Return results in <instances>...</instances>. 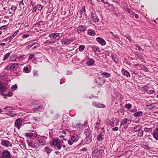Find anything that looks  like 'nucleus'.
I'll return each instance as SVG.
<instances>
[{"instance_id": "f257e3e1", "label": "nucleus", "mask_w": 158, "mask_h": 158, "mask_svg": "<svg viewBox=\"0 0 158 158\" xmlns=\"http://www.w3.org/2000/svg\"><path fill=\"white\" fill-rule=\"evenodd\" d=\"M63 143V140L61 141L58 138H57L52 140L50 144L51 146L60 150L62 148Z\"/></svg>"}, {"instance_id": "f03ea898", "label": "nucleus", "mask_w": 158, "mask_h": 158, "mask_svg": "<svg viewBox=\"0 0 158 158\" xmlns=\"http://www.w3.org/2000/svg\"><path fill=\"white\" fill-rule=\"evenodd\" d=\"M42 138H45L47 139L45 136H39L37 138L38 141L36 143L39 147L43 146L46 145V142L44 141V139H42Z\"/></svg>"}, {"instance_id": "7ed1b4c3", "label": "nucleus", "mask_w": 158, "mask_h": 158, "mask_svg": "<svg viewBox=\"0 0 158 158\" xmlns=\"http://www.w3.org/2000/svg\"><path fill=\"white\" fill-rule=\"evenodd\" d=\"M23 119L19 118L17 119L15 123V127L19 130L21 126L22 125Z\"/></svg>"}, {"instance_id": "20e7f679", "label": "nucleus", "mask_w": 158, "mask_h": 158, "mask_svg": "<svg viewBox=\"0 0 158 158\" xmlns=\"http://www.w3.org/2000/svg\"><path fill=\"white\" fill-rule=\"evenodd\" d=\"M1 156L2 158H11L12 155L10 152L6 150L3 151Z\"/></svg>"}, {"instance_id": "39448f33", "label": "nucleus", "mask_w": 158, "mask_h": 158, "mask_svg": "<svg viewBox=\"0 0 158 158\" xmlns=\"http://www.w3.org/2000/svg\"><path fill=\"white\" fill-rule=\"evenodd\" d=\"M102 156V152L98 149H95L93 152L92 156L96 158H100Z\"/></svg>"}, {"instance_id": "423d86ee", "label": "nucleus", "mask_w": 158, "mask_h": 158, "mask_svg": "<svg viewBox=\"0 0 158 158\" xmlns=\"http://www.w3.org/2000/svg\"><path fill=\"white\" fill-rule=\"evenodd\" d=\"M73 41V38H69V39L64 38L61 40L62 44L64 45H69Z\"/></svg>"}, {"instance_id": "0eeeda50", "label": "nucleus", "mask_w": 158, "mask_h": 158, "mask_svg": "<svg viewBox=\"0 0 158 158\" xmlns=\"http://www.w3.org/2000/svg\"><path fill=\"white\" fill-rule=\"evenodd\" d=\"M1 144L3 146L7 148L8 147H11L12 143L7 140L3 139L1 141Z\"/></svg>"}, {"instance_id": "6e6552de", "label": "nucleus", "mask_w": 158, "mask_h": 158, "mask_svg": "<svg viewBox=\"0 0 158 158\" xmlns=\"http://www.w3.org/2000/svg\"><path fill=\"white\" fill-rule=\"evenodd\" d=\"M7 86V83H4L2 84L0 81V91L2 94H3L4 92L6 90Z\"/></svg>"}, {"instance_id": "1a4fd4ad", "label": "nucleus", "mask_w": 158, "mask_h": 158, "mask_svg": "<svg viewBox=\"0 0 158 158\" xmlns=\"http://www.w3.org/2000/svg\"><path fill=\"white\" fill-rule=\"evenodd\" d=\"M90 18L91 20L94 22H98L99 21V19L97 15L94 13H91Z\"/></svg>"}, {"instance_id": "9d476101", "label": "nucleus", "mask_w": 158, "mask_h": 158, "mask_svg": "<svg viewBox=\"0 0 158 158\" xmlns=\"http://www.w3.org/2000/svg\"><path fill=\"white\" fill-rule=\"evenodd\" d=\"M60 34L59 33H53L50 34L49 35V37L50 38H52L53 39L55 40V41H56L59 40V38H57V37H59Z\"/></svg>"}, {"instance_id": "9b49d317", "label": "nucleus", "mask_w": 158, "mask_h": 158, "mask_svg": "<svg viewBox=\"0 0 158 158\" xmlns=\"http://www.w3.org/2000/svg\"><path fill=\"white\" fill-rule=\"evenodd\" d=\"M96 40L100 45L102 46H105L106 44V42L101 37H97L96 38Z\"/></svg>"}, {"instance_id": "f8f14e48", "label": "nucleus", "mask_w": 158, "mask_h": 158, "mask_svg": "<svg viewBox=\"0 0 158 158\" xmlns=\"http://www.w3.org/2000/svg\"><path fill=\"white\" fill-rule=\"evenodd\" d=\"M10 70L11 71H13L16 70L19 67L18 64L17 63H12L10 64Z\"/></svg>"}, {"instance_id": "ddd939ff", "label": "nucleus", "mask_w": 158, "mask_h": 158, "mask_svg": "<svg viewBox=\"0 0 158 158\" xmlns=\"http://www.w3.org/2000/svg\"><path fill=\"white\" fill-rule=\"evenodd\" d=\"M95 82L97 84L102 86L104 84V81L103 80H101L100 77H96L94 80Z\"/></svg>"}, {"instance_id": "4468645a", "label": "nucleus", "mask_w": 158, "mask_h": 158, "mask_svg": "<svg viewBox=\"0 0 158 158\" xmlns=\"http://www.w3.org/2000/svg\"><path fill=\"white\" fill-rule=\"evenodd\" d=\"M131 121L128 119L127 118H125L123 119L121 122L120 126L124 124H127L126 128H127L130 124L131 123Z\"/></svg>"}, {"instance_id": "2eb2a0df", "label": "nucleus", "mask_w": 158, "mask_h": 158, "mask_svg": "<svg viewBox=\"0 0 158 158\" xmlns=\"http://www.w3.org/2000/svg\"><path fill=\"white\" fill-rule=\"evenodd\" d=\"M26 58V56L24 54H21L19 56L16 57L14 60H12L13 61H17V60H18L19 61H22Z\"/></svg>"}, {"instance_id": "dca6fc26", "label": "nucleus", "mask_w": 158, "mask_h": 158, "mask_svg": "<svg viewBox=\"0 0 158 158\" xmlns=\"http://www.w3.org/2000/svg\"><path fill=\"white\" fill-rule=\"evenodd\" d=\"M43 6L38 4L35 5L32 9V12H35L38 9L39 10H41L43 8Z\"/></svg>"}, {"instance_id": "f3484780", "label": "nucleus", "mask_w": 158, "mask_h": 158, "mask_svg": "<svg viewBox=\"0 0 158 158\" xmlns=\"http://www.w3.org/2000/svg\"><path fill=\"white\" fill-rule=\"evenodd\" d=\"M86 31V29L84 26L80 25L77 28V32L78 33L80 34L81 32H84Z\"/></svg>"}, {"instance_id": "a211bd4d", "label": "nucleus", "mask_w": 158, "mask_h": 158, "mask_svg": "<svg viewBox=\"0 0 158 158\" xmlns=\"http://www.w3.org/2000/svg\"><path fill=\"white\" fill-rule=\"evenodd\" d=\"M93 105L98 108H104L105 107V106L102 104H101L99 102H95L93 103Z\"/></svg>"}, {"instance_id": "6ab92c4d", "label": "nucleus", "mask_w": 158, "mask_h": 158, "mask_svg": "<svg viewBox=\"0 0 158 158\" xmlns=\"http://www.w3.org/2000/svg\"><path fill=\"white\" fill-rule=\"evenodd\" d=\"M121 72L123 75L126 77H129L131 76L130 73L124 69H122Z\"/></svg>"}, {"instance_id": "aec40b11", "label": "nucleus", "mask_w": 158, "mask_h": 158, "mask_svg": "<svg viewBox=\"0 0 158 158\" xmlns=\"http://www.w3.org/2000/svg\"><path fill=\"white\" fill-rule=\"evenodd\" d=\"M94 62L95 61L94 60L92 59H89L87 62V64L88 65L90 66H93L94 64Z\"/></svg>"}, {"instance_id": "412c9836", "label": "nucleus", "mask_w": 158, "mask_h": 158, "mask_svg": "<svg viewBox=\"0 0 158 158\" xmlns=\"http://www.w3.org/2000/svg\"><path fill=\"white\" fill-rule=\"evenodd\" d=\"M87 34L89 35L94 36L96 34L94 30L91 29H89L87 31Z\"/></svg>"}, {"instance_id": "4be33fe9", "label": "nucleus", "mask_w": 158, "mask_h": 158, "mask_svg": "<svg viewBox=\"0 0 158 158\" xmlns=\"http://www.w3.org/2000/svg\"><path fill=\"white\" fill-rule=\"evenodd\" d=\"M143 113L141 111H139L136 112L134 114L133 116L135 117L139 118L142 116L143 115Z\"/></svg>"}, {"instance_id": "5701e85b", "label": "nucleus", "mask_w": 158, "mask_h": 158, "mask_svg": "<svg viewBox=\"0 0 158 158\" xmlns=\"http://www.w3.org/2000/svg\"><path fill=\"white\" fill-rule=\"evenodd\" d=\"M78 139V137L77 135H74L71 137V140L73 142H77Z\"/></svg>"}, {"instance_id": "b1692460", "label": "nucleus", "mask_w": 158, "mask_h": 158, "mask_svg": "<svg viewBox=\"0 0 158 158\" xmlns=\"http://www.w3.org/2000/svg\"><path fill=\"white\" fill-rule=\"evenodd\" d=\"M152 135L155 139L158 140V131H154L153 132Z\"/></svg>"}, {"instance_id": "393cba45", "label": "nucleus", "mask_w": 158, "mask_h": 158, "mask_svg": "<svg viewBox=\"0 0 158 158\" xmlns=\"http://www.w3.org/2000/svg\"><path fill=\"white\" fill-rule=\"evenodd\" d=\"M101 75L103 76V77L107 78L110 77L111 76V74L109 73L106 72H103L101 73Z\"/></svg>"}, {"instance_id": "a878e982", "label": "nucleus", "mask_w": 158, "mask_h": 158, "mask_svg": "<svg viewBox=\"0 0 158 158\" xmlns=\"http://www.w3.org/2000/svg\"><path fill=\"white\" fill-rule=\"evenodd\" d=\"M91 48L93 50V51L95 53L97 51H98L99 53L100 52L99 48L96 46H92Z\"/></svg>"}, {"instance_id": "bb28decb", "label": "nucleus", "mask_w": 158, "mask_h": 158, "mask_svg": "<svg viewBox=\"0 0 158 158\" xmlns=\"http://www.w3.org/2000/svg\"><path fill=\"white\" fill-rule=\"evenodd\" d=\"M101 120L99 118L97 121L96 123V124L95 128L98 130L99 129V126L101 123Z\"/></svg>"}, {"instance_id": "cd10ccee", "label": "nucleus", "mask_w": 158, "mask_h": 158, "mask_svg": "<svg viewBox=\"0 0 158 158\" xmlns=\"http://www.w3.org/2000/svg\"><path fill=\"white\" fill-rule=\"evenodd\" d=\"M84 133L86 135V137H89L90 135L92 136V132L89 130H85Z\"/></svg>"}, {"instance_id": "c85d7f7f", "label": "nucleus", "mask_w": 158, "mask_h": 158, "mask_svg": "<svg viewBox=\"0 0 158 158\" xmlns=\"http://www.w3.org/2000/svg\"><path fill=\"white\" fill-rule=\"evenodd\" d=\"M86 143L87 144H88L90 143L92 140V136L91 135L89 136V137H86Z\"/></svg>"}, {"instance_id": "c756f323", "label": "nucleus", "mask_w": 158, "mask_h": 158, "mask_svg": "<svg viewBox=\"0 0 158 158\" xmlns=\"http://www.w3.org/2000/svg\"><path fill=\"white\" fill-rule=\"evenodd\" d=\"M146 93L149 94H155V91L153 90L148 89L146 90Z\"/></svg>"}, {"instance_id": "7c9ffc66", "label": "nucleus", "mask_w": 158, "mask_h": 158, "mask_svg": "<svg viewBox=\"0 0 158 158\" xmlns=\"http://www.w3.org/2000/svg\"><path fill=\"white\" fill-rule=\"evenodd\" d=\"M44 150L48 154L50 153L52 151L51 148L47 147H45Z\"/></svg>"}, {"instance_id": "2f4dec72", "label": "nucleus", "mask_w": 158, "mask_h": 158, "mask_svg": "<svg viewBox=\"0 0 158 158\" xmlns=\"http://www.w3.org/2000/svg\"><path fill=\"white\" fill-rule=\"evenodd\" d=\"M28 145L29 146L31 147L32 148H34L36 147L35 143L32 141L29 142L28 143Z\"/></svg>"}, {"instance_id": "473e14b6", "label": "nucleus", "mask_w": 158, "mask_h": 158, "mask_svg": "<svg viewBox=\"0 0 158 158\" xmlns=\"http://www.w3.org/2000/svg\"><path fill=\"white\" fill-rule=\"evenodd\" d=\"M138 131V135L140 137H141L143 135V131L141 129L138 130H136V131Z\"/></svg>"}, {"instance_id": "72a5a7b5", "label": "nucleus", "mask_w": 158, "mask_h": 158, "mask_svg": "<svg viewBox=\"0 0 158 158\" xmlns=\"http://www.w3.org/2000/svg\"><path fill=\"white\" fill-rule=\"evenodd\" d=\"M19 32V31H16L12 35H10V38L9 39L10 40H12L13 38H14L15 36H16L18 34Z\"/></svg>"}, {"instance_id": "f704fd0d", "label": "nucleus", "mask_w": 158, "mask_h": 158, "mask_svg": "<svg viewBox=\"0 0 158 158\" xmlns=\"http://www.w3.org/2000/svg\"><path fill=\"white\" fill-rule=\"evenodd\" d=\"M23 72L27 73H30V70L28 67H25L23 69Z\"/></svg>"}, {"instance_id": "c9c22d12", "label": "nucleus", "mask_w": 158, "mask_h": 158, "mask_svg": "<svg viewBox=\"0 0 158 158\" xmlns=\"http://www.w3.org/2000/svg\"><path fill=\"white\" fill-rule=\"evenodd\" d=\"M137 58L141 61L144 60V59L142 55L141 54L138 53L137 55Z\"/></svg>"}, {"instance_id": "e433bc0d", "label": "nucleus", "mask_w": 158, "mask_h": 158, "mask_svg": "<svg viewBox=\"0 0 158 158\" xmlns=\"http://www.w3.org/2000/svg\"><path fill=\"white\" fill-rule=\"evenodd\" d=\"M146 107L148 109L152 110L154 108H155V106L153 104H152L150 105L146 106Z\"/></svg>"}, {"instance_id": "4c0bfd02", "label": "nucleus", "mask_w": 158, "mask_h": 158, "mask_svg": "<svg viewBox=\"0 0 158 158\" xmlns=\"http://www.w3.org/2000/svg\"><path fill=\"white\" fill-rule=\"evenodd\" d=\"M4 110L6 111H7L8 112H10L12 110H13V108L11 106L6 107L4 108Z\"/></svg>"}, {"instance_id": "58836bf2", "label": "nucleus", "mask_w": 158, "mask_h": 158, "mask_svg": "<svg viewBox=\"0 0 158 158\" xmlns=\"http://www.w3.org/2000/svg\"><path fill=\"white\" fill-rule=\"evenodd\" d=\"M85 48V46L84 45H80L78 48L79 51L81 52H82Z\"/></svg>"}, {"instance_id": "ea45409f", "label": "nucleus", "mask_w": 158, "mask_h": 158, "mask_svg": "<svg viewBox=\"0 0 158 158\" xmlns=\"http://www.w3.org/2000/svg\"><path fill=\"white\" fill-rule=\"evenodd\" d=\"M97 139L99 141H101L103 139L102 135L101 133L99 134L97 136Z\"/></svg>"}, {"instance_id": "a19ab883", "label": "nucleus", "mask_w": 158, "mask_h": 158, "mask_svg": "<svg viewBox=\"0 0 158 158\" xmlns=\"http://www.w3.org/2000/svg\"><path fill=\"white\" fill-rule=\"evenodd\" d=\"M25 136L27 137H31L33 136V133H26L25 134Z\"/></svg>"}, {"instance_id": "79ce46f5", "label": "nucleus", "mask_w": 158, "mask_h": 158, "mask_svg": "<svg viewBox=\"0 0 158 158\" xmlns=\"http://www.w3.org/2000/svg\"><path fill=\"white\" fill-rule=\"evenodd\" d=\"M19 6L20 7H22L23 9L25 8V5L23 0L19 3Z\"/></svg>"}, {"instance_id": "37998d69", "label": "nucleus", "mask_w": 158, "mask_h": 158, "mask_svg": "<svg viewBox=\"0 0 158 158\" xmlns=\"http://www.w3.org/2000/svg\"><path fill=\"white\" fill-rule=\"evenodd\" d=\"M10 53H8L4 55V56L3 57V60H6V59H7V58L8 57H9L10 56Z\"/></svg>"}, {"instance_id": "c03bdc74", "label": "nucleus", "mask_w": 158, "mask_h": 158, "mask_svg": "<svg viewBox=\"0 0 158 158\" xmlns=\"http://www.w3.org/2000/svg\"><path fill=\"white\" fill-rule=\"evenodd\" d=\"M125 107L127 109H130L132 107V105L130 103L126 104L125 105Z\"/></svg>"}, {"instance_id": "a18cd8bd", "label": "nucleus", "mask_w": 158, "mask_h": 158, "mask_svg": "<svg viewBox=\"0 0 158 158\" xmlns=\"http://www.w3.org/2000/svg\"><path fill=\"white\" fill-rule=\"evenodd\" d=\"M152 131V128H148L147 127H145V128L144 129V131L145 132H150L151 131Z\"/></svg>"}, {"instance_id": "49530a36", "label": "nucleus", "mask_w": 158, "mask_h": 158, "mask_svg": "<svg viewBox=\"0 0 158 158\" xmlns=\"http://www.w3.org/2000/svg\"><path fill=\"white\" fill-rule=\"evenodd\" d=\"M55 42V41H49L48 40H47L45 42L44 44H46L49 45L51 43H54Z\"/></svg>"}, {"instance_id": "de8ad7c7", "label": "nucleus", "mask_w": 158, "mask_h": 158, "mask_svg": "<svg viewBox=\"0 0 158 158\" xmlns=\"http://www.w3.org/2000/svg\"><path fill=\"white\" fill-rule=\"evenodd\" d=\"M18 88L17 87V85H14L12 86L11 87V89L13 90H16Z\"/></svg>"}, {"instance_id": "09e8293b", "label": "nucleus", "mask_w": 158, "mask_h": 158, "mask_svg": "<svg viewBox=\"0 0 158 158\" xmlns=\"http://www.w3.org/2000/svg\"><path fill=\"white\" fill-rule=\"evenodd\" d=\"M8 24L7 25H3L0 27V30L6 29L7 27V26L8 25Z\"/></svg>"}, {"instance_id": "8fccbe9b", "label": "nucleus", "mask_w": 158, "mask_h": 158, "mask_svg": "<svg viewBox=\"0 0 158 158\" xmlns=\"http://www.w3.org/2000/svg\"><path fill=\"white\" fill-rule=\"evenodd\" d=\"M17 9V7L13 5L11 8V9L13 12H15V10Z\"/></svg>"}, {"instance_id": "3c124183", "label": "nucleus", "mask_w": 158, "mask_h": 158, "mask_svg": "<svg viewBox=\"0 0 158 158\" xmlns=\"http://www.w3.org/2000/svg\"><path fill=\"white\" fill-rule=\"evenodd\" d=\"M85 11V7L84 6H83L81 9V10L80 12L81 13V14H82V13H84Z\"/></svg>"}, {"instance_id": "603ef678", "label": "nucleus", "mask_w": 158, "mask_h": 158, "mask_svg": "<svg viewBox=\"0 0 158 158\" xmlns=\"http://www.w3.org/2000/svg\"><path fill=\"white\" fill-rule=\"evenodd\" d=\"M35 56L34 54H30L29 55V57L28 58V60H31L32 58H33Z\"/></svg>"}, {"instance_id": "864d4df0", "label": "nucleus", "mask_w": 158, "mask_h": 158, "mask_svg": "<svg viewBox=\"0 0 158 158\" xmlns=\"http://www.w3.org/2000/svg\"><path fill=\"white\" fill-rule=\"evenodd\" d=\"M29 35H30L28 34H24L22 36V37L23 38H25L28 37Z\"/></svg>"}, {"instance_id": "5fc2aeb1", "label": "nucleus", "mask_w": 158, "mask_h": 158, "mask_svg": "<svg viewBox=\"0 0 158 158\" xmlns=\"http://www.w3.org/2000/svg\"><path fill=\"white\" fill-rule=\"evenodd\" d=\"M127 11L130 14L134 15V13L132 11L130 10L129 9H127Z\"/></svg>"}, {"instance_id": "6e6d98bb", "label": "nucleus", "mask_w": 158, "mask_h": 158, "mask_svg": "<svg viewBox=\"0 0 158 158\" xmlns=\"http://www.w3.org/2000/svg\"><path fill=\"white\" fill-rule=\"evenodd\" d=\"M10 38V36L9 37H8V38H7L6 39H5L4 40V41H5V42H7L8 40H9V43L10 42H11V41L12 40H10L9 39Z\"/></svg>"}, {"instance_id": "4d7b16f0", "label": "nucleus", "mask_w": 158, "mask_h": 158, "mask_svg": "<svg viewBox=\"0 0 158 158\" xmlns=\"http://www.w3.org/2000/svg\"><path fill=\"white\" fill-rule=\"evenodd\" d=\"M118 127H115L112 128V130L114 131H117L118 130Z\"/></svg>"}, {"instance_id": "13d9d810", "label": "nucleus", "mask_w": 158, "mask_h": 158, "mask_svg": "<svg viewBox=\"0 0 158 158\" xmlns=\"http://www.w3.org/2000/svg\"><path fill=\"white\" fill-rule=\"evenodd\" d=\"M135 66H137L139 67H140L141 68H143L144 67V66L143 65H141L139 64L135 65Z\"/></svg>"}, {"instance_id": "bf43d9fd", "label": "nucleus", "mask_w": 158, "mask_h": 158, "mask_svg": "<svg viewBox=\"0 0 158 158\" xmlns=\"http://www.w3.org/2000/svg\"><path fill=\"white\" fill-rule=\"evenodd\" d=\"M137 111V109L135 108L131 109L130 110V111L131 112H133V113L136 112Z\"/></svg>"}, {"instance_id": "052dcab7", "label": "nucleus", "mask_w": 158, "mask_h": 158, "mask_svg": "<svg viewBox=\"0 0 158 158\" xmlns=\"http://www.w3.org/2000/svg\"><path fill=\"white\" fill-rule=\"evenodd\" d=\"M40 117H34V120L37 121H39L40 120Z\"/></svg>"}, {"instance_id": "680f3d73", "label": "nucleus", "mask_w": 158, "mask_h": 158, "mask_svg": "<svg viewBox=\"0 0 158 158\" xmlns=\"http://www.w3.org/2000/svg\"><path fill=\"white\" fill-rule=\"evenodd\" d=\"M110 126H113L114 125V123L111 121H110V123H109Z\"/></svg>"}, {"instance_id": "e2e57ef3", "label": "nucleus", "mask_w": 158, "mask_h": 158, "mask_svg": "<svg viewBox=\"0 0 158 158\" xmlns=\"http://www.w3.org/2000/svg\"><path fill=\"white\" fill-rule=\"evenodd\" d=\"M135 46H136V48H137V49L138 48V49L139 50H141L142 49V48H141L139 46H138V45H135Z\"/></svg>"}, {"instance_id": "0e129e2a", "label": "nucleus", "mask_w": 158, "mask_h": 158, "mask_svg": "<svg viewBox=\"0 0 158 158\" xmlns=\"http://www.w3.org/2000/svg\"><path fill=\"white\" fill-rule=\"evenodd\" d=\"M134 15L136 19H138L139 18V15L137 14H135L134 13Z\"/></svg>"}, {"instance_id": "69168bd1", "label": "nucleus", "mask_w": 158, "mask_h": 158, "mask_svg": "<svg viewBox=\"0 0 158 158\" xmlns=\"http://www.w3.org/2000/svg\"><path fill=\"white\" fill-rule=\"evenodd\" d=\"M68 143L70 145H71L73 144V142H72L70 141H68Z\"/></svg>"}, {"instance_id": "338daca9", "label": "nucleus", "mask_w": 158, "mask_h": 158, "mask_svg": "<svg viewBox=\"0 0 158 158\" xmlns=\"http://www.w3.org/2000/svg\"><path fill=\"white\" fill-rule=\"evenodd\" d=\"M87 148H82L81 150L82 151H86L87 150Z\"/></svg>"}, {"instance_id": "774afa93", "label": "nucleus", "mask_w": 158, "mask_h": 158, "mask_svg": "<svg viewBox=\"0 0 158 158\" xmlns=\"http://www.w3.org/2000/svg\"><path fill=\"white\" fill-rule=\"evenodd\" d=\"M89 2L91 4H93V0H88Z\"/></svg>"}]
</instances>
